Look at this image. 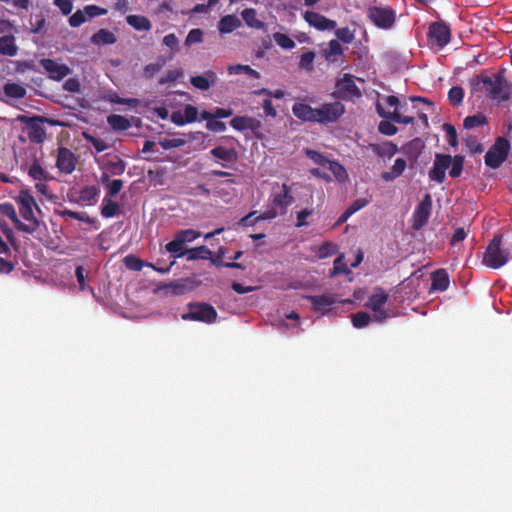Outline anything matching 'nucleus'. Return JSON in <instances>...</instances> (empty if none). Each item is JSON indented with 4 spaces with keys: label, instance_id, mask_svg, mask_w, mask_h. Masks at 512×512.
<instances>
[{
    "label": "nucleus",
    "instance_id": "obj_1",
    "mask_svg": "<svg viewBox=\"0 0 512 512\" xmlns=\"http://www.w3.org/2000/svg\"><path fill=\"white\" fill-rule=\"evenodd\" d=\"M464 165V157L456 155L452 157L448 154L436 153L433 166L429 171V179L438 184L444 183L446 179V170L450 168L449 175L452 178L461 176Z\"/></svg>",
    "mask_w": 512,
    "mask_h": 512
},
{
    "label": "nucleus",
    "instance_id": "obj_2",
    "mask_svg": "<svg viewBox=\"0 0 512 512\" xmlns=\"http://www.w3.org/2000/svg\"><path fill=\"white\" fill-rule=\"evenodd\" d=\"M15 201L19 208V213L21 217L27 222L25 223L26 229H18V231L32 235L34 234L40 226V221L34 215L33 208L35 207L38 211L40 208L36 203L35 198L30 193L29 190L23 189L20 190L19 194L15 197Z\"/></svg>",
    "mask_w": 512,
    "mask_h": 512
},
{
    "label": "nucleus",
    "instance_id": "obj_3",
    "mask_svg": "<svg viewBox=\"0 0 512 512\" xmlns=\"http://www.w3.org/2000/svg\"><path fill=\"white\" fill-rule=\"evenodd\" d=\"M475 86L482 85L486 95L492 100L506 101L509 99L510 91L504 76L500 73L496 74L494 78L484 75H479L475 80H472Z\"/></svg>",
    "mask_w": 512,
    "mask_h": 512
},
{
    "label": "nucleus",
    "instance_id": "obj_4",
    "mask_svg": "<svg viewBox=\"0 0 512 512\" xmlns=\"http://www.w3.org/2000/svg\"><path fill=\"white\" fill-rule=\"evenodd\" d=\"M503 235L496 234L489 242L482 256V264L491 269H499L509 261V251L502 247Z\"/></svg>",
    "mask_w": 512,
    "mask_h": 512
},
{
    "label": "nucleus",
    "instance_id": "obj_5",
    "mask_svg": "<svg viewBox=\"0 0 512 512\" xmlns=\"http://www.w3.org/2000/svg\"><path fill=\"white\" fill-rule=\"evenodd\" d=\"M17 120L27 125V135L29 140L37 144L43 143L46 139V131L42 126L44 122H47L51 125H61L60 122L50 120L43 116L28 117L25 115H19L17 117Z\"/></svg>",
    "mask_w": 512,
    "mask_h": 512
},
{
    "label": "nucleus",
    "instance_id": "obj_6",
    "mask_svg": "<svg viewBox=\"0 0 512 512\" xmlns=\"http://www.w3.org/2000/svg\"><path fill=\"white\" fill-rule=\"evenodd\" d=\"M188 309L189 311L182 315L183 320L199 321L211 324L218 316L215 308L205 302H191L188 304Z\"/></svg>",
    "mask_w": 512,
    "mask_h": 512
},
{
    "label": "nucleus",
    "instance_id": "obj_7",
    "mask_svg": "<svg viewBox=\"0 0 512 512\" xmlns=\"http://www.w3.org/2000/svg\"><path fill=\"white\" fill-rule=\"evenodd\" d=\"M510 151V142L504 137H498L484 156L485 164L492 168H499L507 159Z\"/></svg>",
    "mask_w": 512,
    "mask_h": 512
},
{
    "label": "nucleus",
    "instance_id": "obj_8",
    "mask_svg": "<svg viewBox=\"0 0 512 512\" xmlns=\"http://www.w3.org/2000/svg\"><path fill=\"white\" fill-rule=\"evenodd\" d=\"M333 96L343 100H353L362 96L360 89L350 74H344L342 78L337 79Z\"/></svg>",
    "mask_w": 512,
    "mask_h": 512
},
{
    "label": "nucleus",
    "instance_id": "obj_9",
    "mask_svg": "<svg viewBox=\"0 0 512 512\" xmlns=\"http://www.w3.org/2000/svg\"><path fill=\"white\" fill-rule=\"evenodd\" d=\"M428 41L439 49L444 48L451 40V29L443 21L433 22L429 26Z\"/></svg>",
    "mask_w": 512,
    "mask_h": 512
},
{
    "label": "nucleus",
    "instance_id": "obj_10",
    "mask_svg": "<svg viewBox=\"0 0 512 512\" xmlns=\"http://www.w3.org/2000/svg\"><path fill=\"white\" fill-rule=\"evenodd\" d=\"M368 18L381 29L391 28L396 19L395 11L391 7L373 6L368 9Z\"/></svg>",
    "mask_w": 512,
    "mask_h": 512
},
{
    "label": "nucleus",
    "instance_id": "obj_11",
    "mask_svg": "<svg viewBox=\"0 0 512 512\" xmlns=\"http://www.w3.org/2000/svg\"><path fill=\"white\" fill-rule=\"evenodd\" d=\"M345 113V106L335 101L333 103H324L316 108L317 123L327 124L336 122Z\"/></svg>",
    "mask_w": 512,
    "mask_h": 512
},
{
    "label": "nucleus",
    "instance_id": "obj_12",
    "mask_svg": "<svg viewBox=\"0 0 512 512\" xmlns=\"http://www.w3.org/2000/svg\"><path fill=\"white\" fill-rule=\"evenodd\" d=\"M388 301V294L384 289L377 287L374 293L368 298L365 306L375 312L376 320L382 322L387 317V312L383 309V306Z\"/></svg>",
    "mask_w": 512,
    "mask_h": 512
},
{
    "label": "nucleus",
    "instance_id": "obj_13",
    "mask_svg": "<svg viewBox=\"0 0 512 512\" xmlns=\"http://www.w3.org/2000/svg\"><path fill=\"white\" fill-rule=\"evenodd\" d=\"M432 210V199L426 194L421 202L417 205L412 216V228L420 230L428 222Z\"/></svg>",
    "mask_w": 512,
    "mask_h": 512
},
{
    "label": "nucleus",
    "instance_id": "obj_14",
    "mask_svg": "<svg viewBox=\"0 0 512 512\" xmlns=\"http://www.w3.org/2000/svg\"><path fill=\"white\" fill-rule=\"evenodd\" d=\"M40 64L48 73L49 78L55 81H61L71 73V69L68 65L58 63L54 59L43 58L40 60Z\"/></svg>",
    "mask_w": 512,
    "mask_h": 512
},
{
    "label": "nucleus",
    "instance_id": "obj_15",
    "mask_svg": "<svg viewBox=\"0 0 512 512\" xmlns=\"http://www.w3.org/2000/svg\"><path fill=\"white\" fill-rule=\"evenodd\" d=\"M295 199L292 194L291 186L287 183L281 185V191L275 192L272 195V203L276 208L280 209V214L284 215L287 213V209L294 203Z\"/></svg>",
    "mask_w": 512,
    "mask_h": 512
},
{
    "label": "nucleus",
    "instance_id": "obj_16",
    "mask_svg": "<svg viewBox=\"0 0 512 512\" xmlns=\"http://www.w3.org/2000/svg\"><path fill=\"white\" fill-rule=\"evenodd\" d=\"M76 166V158L72 151L66 147H59L56 167L66 174H70L74 171Z\"/></svg>",
    "mask_w": 512,
    "mask_h": 512
},
{
    "label": "nucleus",
    "instance_id": "obj_17",
    "mask_svg": "<svg viewBox=\"0 0 512 512\" xmlns=\"http://www.w3.org/2000/svg\"><path fill=\"white\" fill-rule=\"evenodd\" d=\"M305 21L320 31L332 30L336 27V21L328 19L324 15H321L314 11H306L304 13Z\"/></svg>",
    "mask_w": 512,
    "mask_h": 512
},
{
    "label": "nucleus",
    "instance_id": "obj_18",
    "mask_svg": "<svg viewBox=\"0 0 512 512\" xmlns=\"http://www.w3.org/2000/svg\"><path fill=\"white\" fill-rule=\"evenodd\" d=\"M230 125L237 131L251 130L255 135H258L262 127L258 119L248 116H235Z\"/></svg>",
    "mask_w": 512,
    "mask_h": 512
},
{
    "label": "nucleus",
    "instance_id": "obj_19",
    "mask_svg": "<svg viewBox=\"0 0 512 512\" xmlns=\"http://www.w3.org/2000/svg\"><path fill=\"white\" fill-rule=\"evenodd\" d=\"M210 154L221 160V166L229 168L230 164H233L238 159L237 151L234 148L227 149L224 146H216L210 150Z\"/></svg>",
    "mask_w": 512,
    "mask_h": 512
},
{
    "label": "nucleus",
    "instance_id": "obj_20",
    "mask_svg": "<svg viewBox=\"0 0 512 512\" xmlns=\"http://www.w3.org/2000/svg\"><path fill=\"white\" fill-rule=\"evenodd\" d=\"M218 80L216 72L213 70H207L203 75L192 76L190 83L196 89L201 91L208 90L211 86L215 85Z\"/></svg>",
    "mask_w": 512,
    "mask_h": 512
},
{
    "label": "nucleus",
    "instance_id": "obj_21",
    "mask_svg": "<svg viewBox=\"0 0 512 512\" xmlns=\"http://www.w3.org/2000/svg\"><path fill=\"white\" fill-rule=\"evenodd\" d=\"M305 298L311 302L315 311H319L323 315L328 311L327 308L336 302L333 294L307 295Z\"/></svg>",
    "mask_w": 512,
    "mask_h": 512
},
{
    "label": "nucleus",
    "instance_id": "obj_22",
    "mask_svg": "<svg viewBox=\"0 0 512 512\" xmlns=\"http://www.w3.org/2000/svg\"><path fill=\"white\" fill-rule=\"evenodd\" d=\"M240 27H242V21L234 14L221 17L217 25L221 35L232 33Z\"/></svg>",
    "mask_w": 512,
    "mask_h": 512
},
{
    "label": "nucleus",
    "instance_id": "obj_23",
    "mask_svg": "<svg viewBox=\"0 0 512 512\" xmlns=\"http://www.w3.org/2000/svg\"><path fill=\"white\" fill-rule=\"evenodd\" d=\"M425 145L420 138H414L402 146V152L411 162H416L423 152Z\"/></svg>",
    "mask_w": 512,
    "mask_h": 512
},
{
    "label": "nucleus",
    "instance_id": "obj_24",
    "mask_svg": "<svg viewBox=\"0 0 512 512\" xmlns=\"http://www.w3.org/2000/svg\"><path fill=\"white\" fill-rule=\"evenodd\" d=\"M376 111L378 115L384 119L391 120L395 123H402V124H412L414 123L415 118L413 116H403L401 115L397 109L391 112L385 111V109L382 107L380 103L376 104Z\"/></svg>",
    "mask_w": 512,
    "mask_h": 512
},
{
    "label": "nucleus",
    "instance_id": "obj_25",
    "mask_svg": "<svg viewBox=\"0 0 512 512\" xmlns=\"http://www.w3.org/2000/svg\"><path fill=\"white\" fill-rule=\"evenodd\" d=\"M293 114L303 121L317 122L316 108L304 103H295L292 107Z\"/></svg>",
    "mask_w": 512,
    "mask_h": 512
},
{
    "label": "nucleus",
    "instance_id": "obj_26",
    "mask_svg": "<svg viewBox=\"0 0 512 512\" xmlns=\"http://www.w3.org/2000/svg\"><path fill=\"white\" fill-rule=\"evenodd\" d=\"M449 283V275L445 269H438L432 273L431 289L443 292L448 289Z\"/></svg>",
    "mask_w": 512,
    "mask_h": 512
},
{
    "label": "nucleus",
    "instance_id": "obj_27",
    "mask_svg": "<svg viewBox=\"0 0 512 512\" xmlns=\"http://www.w3.org/2000/svg\"><path fill=\"white\" fill-rule=\"evenodd\" d=\"M0 214L8 217L11 220V222L14 224V226L17 230L27 228L25 226V223L19 219V217L16 213V210L11 203H9V202L0 203Z\"/></svg>",
    "mask_w": 512,
    "mask_h": 512
},
{
    "label": "nucleus",
    "instance_id": "obj_28",
    "mask_svg": "<svg viewBox=\"0 0 512 512\" xmlns=\"http://www.w3.org/2000/svg\"><path fill=\"white\" fill-rule=\"evenodd\" d=\"M18 53V46L15 43L13 35H4L0 37V54L3 56L13 57Z\"/></svg>",
    "mask_w": 512,
    "mask_h": 512
},
{
    "label": "nucleus",
    "instance_id": "obj_29",
    "mask_svg": "<svg viewBox=\"0 0 512 512\" xmlns=\"http://www.w3.org/2000/svg\"><path fill=\"white\" fill-rule=\"evenodd\" d=\"M126 22L137 31H149L152 28L151 21L142 15H128Z\"/></svg>",
    "mask_w": 512,
    "mask_h": 512
},
{
    "label": "nucleus",
    "instance_id": "obj_30",
    "mask_svg": "<svg viewBox=\"0 0 512 512\" xmlns=\"http://www.w3.org/2000/svg\"><path fill=\"white\" fill-rule=\"evenodd\" d=\"M372 151L380 157H392L398 152V147L391 141L380 144H371Z\"/></svg>",
    "mask_w": 512,
    "mask_h": 512
},
{
    "label": "nucleus",
    "instance_id": "obj_31",
    "mask_svg": "<svg viewBox=\"0 0 512 512\" xmlns=\"http://www.w3.org/2000/svg\"><path fill=\"white\" fill-rule=\"evenodd\" d=\"M241 17L245 24L250 28L260 30L263 29L265 26L263 21L257 19V13L254 8H245L241 12Z\"/></svg>",
    "mask_w": 512,
    "mask_h": 512
},
{
    "label": "nucleus",
    "instance_id": "obj_32",
    "mask_svg": "<svg viewBox=\"0 0 512 512\" xmlns=\"http://www.w3.org/2000/svg\"><path fill=\"white\" fill-rule=\"evenodd\" d=\"M323 56L329 62H337L339 57L343 55V48L339 41L330 40L328 43V48L323 50Z\"/></svg>",
    "mask_w": 512,
    "mask_h": 512
},
{
    "label": "nucleus",
    "instance_id": "obj_33",
    "mask_svg": "<svg viewBox=\"0 0 512 512\" xmlns=\"http://www.w3.org/2000/svg\"><path fill=\"white\" fill-rule=\"evenodd\" d=\"M406 168V161L403 158H397L391 167L390 171L383 172L381 177L383 180L389 182L398 178Z\"/></svg>",
    "mask_w": 512,
    "mask_h": 512
},
{
    "label": "nucleus",
    "instance_id": "obj_34",
    "mask_svg": "<svg viewBox=\"0 0 512 512\" xmlns=\"http://www.w3.org/2000/svg\"><path fill=\"white\" fill-rule=\"evenodd\" d=\"M116 36L114 33L107 29H99L96 33H94L91 37V42L95 45H111L116 42Z\"/></svg>",
    "mask_w": 512,
    "mask_h": 512
},
{
    "label": "nucleus",
    "instance_id": "obj_35",
    "mask_svg": "<svg viewBox=\"0 0 512 512\" xmlns=\"http://www.w3.org/2000/svg\"><path fill=\"white\" fill-rule=\"evenodd\" d=\"M103 99L113 104L127 105L129 107H137L139 100L136 98H122L115 91H108Z\"/></svg>",
    "mask_w": 512,
    "mask_h": 512
},
{
    "label": "nucleus",
    "instance_id": "obj_36",
    "mask_svg": "<svg viewBox=\"0 0 512 512\" xmlns=\"http://www.w3.org/2000/svg\"><path fill=\"white\" fill-rule=\"evenodd\" d=\"M28 175L36 181H47L51 179L48 171H46L36 159L32 162L28 169Z\"/></svg>",
    "mask_w": 512,
    "mask_h": 512
},
{
    "label": "nucleus",
    "instance_id": "obj_37",
    "mask_svg": "<svg viewBox=\"0 0 512 512\" xmlns=\"http://www.w3.org/2000/svg\"><path fill=\"white\" fill-rule=\"evenodd\" d=\"M227 71L230 75L246 74L251 79H260L261 75L258 71L252 69L249 65H229Z\"/></svg>",
    "mask_w": 512,
    "mask_h": 512
},
{
    "label": "nucleus",
    "instance_id": "obj_38",
    "mask_svg": "<svg viewBox=\"0 0 512 512\" xmlns=\"http://www.w3.org/2000/svg\"><path fill=\"white\" fill-rule=\"evenodd\" d=\"M6 97L13 99H21L26 96V88L18 83H6L3 87Z\"/></svg>",
    "mask_w": 512,
    "mask_h": 512
},
{
    "label": "nucleus",
    "instance_id": "obj_39",
    "mask_svg": "<svg viewBox=\"0 0 512 512\" xmlns=\"http://www.w3.org/2000/svg\"><path fill=\"white\" fill-rule=\"evenodd\" d=\"M120 213V207L117 202L113 201L109 197H105L103 199L102 207H101V215L104 218H112Z\"/></svg>",
    "mask_w": 512,
    "mask_h": 512
},
{
    "label": "nucleus",
    "instance_id": "obj_40",
    "mask_svg": "<svg viewBox=\"0 0 512 512\" xmlns=\"http://www.w3.org/2000/svg\"><path fill=\"white\" fill-rule=\"evenodd\" d=\"M108 124L116 131H124L130 128L129 119L122 115L112 114L107 118Z\"/></svg>",
    "mask_w": 512,
    "mask_h": 512
},
{
    "label": "nucleus",
    "instance_id": "obj_41",
    "mask_svg": "<svg viewBox=\"0 0 512 512\" xmlns=\"http://www.w3.org/2000/svg\"><path fill=\"white\" fill-rule=\"evenodd\" d=\"M185 253L187 255V260L189 261L196 259L206 260L209 259L212 254L211 250L205 245L187 249Z\"/></svg>",
    "mask_w": 512,
    "mask_h": 512
},
{
    "label": "nucleus",
    "instance_id": "obj_42",
    "mask_svg": "<svg viewBox=\"0 0 512 512\" xmlns=\"http://www.w3.org/2000/svg\"><path fill=\"white\" fill-rule=\"evenodd\" d=\"M99 189L94 186H85L80 190L79 198L82 202L87 204H93L95 202L96 197L98 196Z\"/></svg>",
    "mask_w": 512,
    "mask_h": 512
},
{
    "label": "nucleus",
    "instance_id": "obj_43",
    "mask_svg": "<svg viewBox=\"0 0 512 512\" xmlns=\"http://www.w3.org/2000/svg\"><path fill=\"white\" fill-rule=\"evenodd\" d=\"M487 124V118L482 113L467 116L463 121V126L466 129H473L482 125Z\"/></svg>",
    "mask_w": 512,
    "mask_h": 512
},
{
    "label": "nucleus",
    "instance_id": "obj_44",
    "mask_svg": "<svg viewBox=\"0 0 512 512\" xmlns=\"http://www.w3.org/2000/svg\"><path fill=\"white\" fill-rule=\"evenodd\" d=\"M103 183L107 184V196L109 198H112L116 196L122 189L124 182L121 179H114L111 182H109V177L107 175H104L102 177Z\"/></svg>",
    "mask_w": 512,
    "mask_h": 512
},
{
    "label": "nucleus",
    "instance_id": "obj_45",
    "mask_svg": "<svg viewBox=\"0 0 512 512\" xmlns=\"http://www.w3.org/2000/svg\"><path fill=\"white\" fill-rule=\"evenodd\" d=\"M350 273L351 270L345 263L344 256H338L333 262V269L330 272V276L333 277L340 274L349 275Z\"/></svg>",
    "mask_w": 512,
    "mask_h": 512
},
{
    "label": "nucleus",
    "instance_id": "obj_46",
    "mask_svg": "<svg viewBox=\"0 0 512 512\" xmlns=\"http://www.w3.org/2000/svg\"><path fill=\"white\" fill-rule=\"evenodd\" d=\"M182 246L183 242L176 234L174 239L166 244L165 248L169 253H172L175 255V257L180 258L186 254L182 251Z\"/></svg>",
    "mask_w": 512,
    "mask_h": 512
},
{
    "label": "nucleus",
    "instance_id": "obj_47",
    "mask_svg": "<svg viewBox=\"0 0 512 512\" xmlns=\"http://www.w3.org/2000/svg\"><path fill=\"white\" fill-rule=\"evenodd\" d=\"M273 39L281 48L291 50L295 47V42L288 35L276 32L273 34Z\"/></svg>",
    "mask_w": 512,
    "mask_h": 512
},
{
    "label": "nucleus",
    "instance_id": "obj_48",
    "mask_svg": "<svg viewBox=\"0 0 512 512\" xmlns=\"http://www.w3.org/2000/svg\"><path fill=\"white\" fill-rule=\"evenodd\" d=\"M464 98V90L460 86H453L448 92V99L451 105L459 106Z\"/></svg>",
    "mask_w": 512,
    "mask_h": 512
},
{
    "label": "nucleus",
    "instance_id": "obj_49",
    "mask_svg": "<svg viewBox=\"0 0 512 512\" xmlns=\"http://www.w3.org/2000/svg\"><path fill=\"white\" fill-rule=\"evenodd\" d=\"M371 321V317L367 312L359 311L352 315V324L355 328L361 329L367 326Z\"/></svg>",
    "mask_w": 512,
    "mask_h": 512
},
{
    "label": "nucleus",
    "instance_id": "obj_50",
    "mask_svg": "<svg viewBox=\"0 0 512 512\" xmlns=\"http://www.w3.org/2000/svg\"><path fill=\"white\" fill-rule=\"evenodd\" d=\"M337 39L345 44H350L355 39L354 32L348 27H342L335 30Z\"/></svg>",
    "mask_w": 512,
    "mask_h": 512
},
{
    "label": "nucleus",
    "instance_id": "obj_51",
    "mask_svg": "<svg viewBox=\"0 0 512 512\" xmlns=\"http://www.w3.org/2000/svg\"><path fill=\"white\" fill-rule=\"evenodd\" d=\"M83 137L95 148L98 153L108 149L106 142L100 138L94 137L87 132L83 133Z\"/></svg>",
    "mask_w": 512,
    "mask_h": 512
},
{
    "label": "nucleus",
    "instance_id": "obj_52",
    "mask_svg": "<svg viewBox=\"0 0 512 512\" xmlns=\"http://www.w3.org/2000/svg\"><path fill=\"white\" fill-rule=\"evenodd\" d=\"M185 144L186 140L183 138H165L159 141V145L165 150L179 148L184 146Z\"/></svg>",
    "mask_w": 512,
    "mask_h": 512
},
{
    "label": "nucleus",
    "instance_id": "obj_53",
    "mask_svg": "<svg viewBox=\"0 0 512 512\" xmlns=\"http://www.w3.org/2000/svg\"><path fill=\"white\" fill-rule=\"evenodd\" d=\"M203 31L200 28H193L188 32V35L185 39V45L191 46L195 43H202L203 42Z\"/></svg>",
    "mask_w": 512,
    "mask_h": 512
},
{
    "label": "nucleus",
    "instance_id": "obj_54",
    "mask_svg": "<svg viewBox=\"0 0 512 512\" xmlns=\"http://www.w3.org/2000/svg\"><path fill=\"white\" fill-rule=\"evenodd\" d=\"M442 128L446 133V139H447V142L449 143V145H451L454 148L457 147L458 139H457V131H456L455 127L452 124L445 123V124H443Z\"/></svg>",
    "mask_w": 512,
    "mask_h": 512
},
{
    "label": "nucleus",
    "instance_id": "obj_55",
    "mask_svg": "<svg viewBox=\"0 0 512 512\" xmlns=\"http://www.w3.org/2000/svg\"><path fill=\"white\" fill-rule=\"evenodd\" d=\"M124 263L128 269L133 271H141L142 268L144 267V262L134 255L126 256L124 258Z\"/></svg>",
    "mask_w": 512,
    "mask_h": 512
},
{
    "label": "nucleus",
    "instance_id": "obj_56",
    "mask_svg": "<svg viewBox=\"0 0 512 512\" xmlns=\"http://www.w3.org/2000/svg\"><path fill=\"white\" fill-rule=\"evenodd\" d=\"M337 251V246L332 242H325L322 244L318 249V257L323 259L327 258L333 254H335Z\"/></svg>",
    "mask_w": 512,
    "mask_h": 512
},
{
    "label": "nucleus",
    "instance_id": "obj_57",
    "mask_svg": "<svg viewBox=\"0 0 512 512\" xmlns=\"http://www.w3.org/2000/svg\"><path fill=\"white\" fill-rule=\"evenodd\" d=\"M85 21V12L80 9L76 10L68 19L69 25L73 28L81 26Z\"/></svg>",
    "mask_w": 512,
    "mask_h": 512
},
{
    "label": "nucleus",
    "instance_id": "obj_58",
    "mask_svg": "<svg viewBox=\"0 0 512 512\" xmlns=\"http://www.w3.org/2000/svg\"><path fill=\"white\" fill-rule=\"evenodd\" d=\"M183 117L185 118V121L187 123H193L197 120V116H198V109L191 105V104H187L184 109H183Z\"/></svg>",
    "mask_w": 512,
    "mask_h": 512
},
{
    "label": "nucleus",
    "instance_id": "obj_59",
    "mask_svg": "<svg viewBox=\"0 0 512 512\" xmlns=\"http://www.w3.org/2000/svg\"><path fill=\"white\" fill-rule=\"evenodd\" d=\"M378 130L381 134L387 136H393L397 133V127L390 121H381L378 126Z\"/></svg>",
    "mask_w": 512,
    "mask_h": 512
},
{
    "label": "nucleus",
    "instance_id": "obj_60",
    "mask_svg": "<svg viewBox=\"0 0 512 512\" xmlns=\"http://www.w3.org/2000/svg\"><path fill=\"white\" fill-rule=\"evenodd\" d=\"M315 59V53L312 51L304 52L300 57V67L311 70L313 67V61Z\"/></svg>",
    "mask_w": 512,
    "mask_h": 512
},
{
    "label": "nucleus",
    "instance_id": "obj_61",
    "mask_svg": "<svg viewBox=\"0 0 512 512\" xmlns=\"http://www.w3.org/2000/svg\"><path fill=\"white\" fill-rule=\"evenodd\" d=\"M74 0H53V4L59 8L64 16L69 15L73 10Z\"/></svg>",
    "mask_w": 512,
    "mask_h": 512
},
{
    "label": "nucleus",
    "instance_id": "obj_62",
    "mask_svg": "<svg viewBox=\"0 0 512 512\" xmlns=\"http://www.w3.org/2000/svg\"><path fill=\"white\" fill-rule=\"evenodd\" d=\"M176 234L178 237H180L183 244L186 242H192L200 236V233L193 229L181 230Z\"/></svg>",
    "mask_w": 512,
    "mask_h": 512
},
{
    "label": "nucleus",
    "instance_id": "obj_63",
    "mask_svg": "<svg viewBox=\"0 0 512 512\" xmlns=\"http://www.w3.org/2000/svg\"><path fill=\"white\" fill-rule=\"evenodd\" d=\"M84 12L90 18L102 16L107 14V9L99 7L97 5H87L84 7Z\"/></svg>",
    "mask_w": 512,
    "mask_h": 512
},
{
    "label": "nucleus",
    "instance_id": "obj_64",
    "mask_svg": "<svg viewBox=\"0 0 512 512\" xmlns=\"http://www.w3.org/2000/svg\"><path fill=\"white\" fill-rule=\"evenodd\" d=\"M163 44L169 47L173 54L178 51L179 40L174 33L164 36Z\"/></svg>",
    "mask_w": 512,
    "mask_h": 512
}]
</instances>
